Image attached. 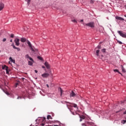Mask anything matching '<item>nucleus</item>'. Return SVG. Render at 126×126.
<instances>
[{
    "label": "nucleus",
    "mask_w": 126,
    "mask_h": 126,
    "mask_svg": "<svg viewBox=\"0 0 126 126\" xmlns=\"http://www.w3.org/2000/svg\"><path fill=\"white\" fill-rule=\"evenodd\" d=\"M101 52H102V53H105L106 52V49H102L101 50Z\"/></svg>",
    "instance_id": "27"
},
{
    "label": "nucleus",
    "mask_w": 126,
    "mask_h": 126,
    "mask_svg": "<svg viewBox=\"0 0 126 126\" xmlns=\"http://www.w3.org/2000/svg\"><path fill=\"white\" fill-rule=\"evenodd\" d=\"M97 48V49H101V45H98Z\"/></svg>",
    "instance_id": "32"
},
{
    "label": "nucleus",
    "mask_w": 126,
    "mask_h": 126,
    "mask_svg": "<svg viewBox=\"0 0 126 126\" xmlns=\"http://www.w3.org/2000/svg\"><path fill=\"white\" fill-rule=\"evenodd\" d=\"M6 74H9V71H8V68L6 70Z\"/></svg>",
    "instance_id": "26"
},
{
    "label": "nucleus",
    "mask_w": 126,
    "mask_h": 126,
    "mask_svg": "<svg viewBox=\"0 0 126 126\" xmlns=\"http://www.w3.org/2000/svg\"><path fill=\"white\" fill-rule=\"evenodd\" d=\"M94 24H95L94 22H91L88 24H85V25L86 26H88L89 27H91V28H94Z\"/></svg>",
    "instance_id": "4"
},
{
    "label": "nucleus",
    "mask_w": 126,
    "mask_h": 126,
    "mask_svg": "<svg viewBox=\"0 0 126 126\" xmlns=\"http://www.w3.org/2000/svg\"><path fill=\"white\" fill-rule=\"evenodd\" d=\"M29 59L30 61H31L32 62H33V59H32V58L30 57V58H29Z\"/></svg>",
    "instance_id": "33"
},
{
    "label": "nucleus",
    "mask_w": 126,
    "mask_h": 126,
    "mask_svg": "<svg viewBox=\"0 0 126 126\" xmlns=\"http://www.w3.org/2000/svg\"><path fill=\"white\" fill-rule=\"evenodd\" d=\"M58 90H59V91L60 92L61 96H62V95H63V90L61 88H59Z\"/></svg>",
    "instance_id": "18"
},
{
    "label": "nucleus",
    "mask_w": 126,
    "mask_h": 126,
    "mask_svg": "<svg viewBox=\"0 0 126 126\" xmlns=\"http://www.w3.org/2000/svg\"><path fill=\"white\" fill-rule=\"evenodd\" d=\"M76 96V94L74 93V92L72 91L71 93L70 94V97H75Z\"/></svg>",
    "instance_id": "9"
},
{
    "label": "nucleus",
    "mask_w": 126,
    "mask_h": 126,
    "mask_svg": "<svg viewBox=\"0 0 126 126\" xmlns=\"http://www.w3.org/2000/svg\"><path fill=\"white\" fill-rule=\"evenodd\" d=\"M116 19H117L118 20H122V21L125 20V19L124 18H123L121 17H119V16L116 17Z\"/></svg>",
    "instance_id": "12"
},
{
    "label": "nucleus",
    "mask_w": 126,
    "mask_h": 126,
    "mask_svg": "<svg viewBox=\"0 0 126 126\" xmlns=\"http://www.w3.org/2000/svg\"><path fill=\"white\" fill-rule=\"evenodd\" d=\"M26 41H27V39L24 37L22 38L21 39V42H22V43H24L25 42H26Z\"/></svg>",
    "instance_id": "17"
},
{
    "label": "nucleus",
    "mask_w": 126,
    "mask_h": 126,
    "mask_svg": "<svg viewBox=\"0 0 126 126\" xmlns=\"http://www.w3.org/2000/svg\"><path fill=\"white\" fill-rule=\"evenodd\" d=\"M72 105L74 107V108H76V111H78V107H77V104L75 103H72Z\"/></svg>",
    "instance_id": "14"
},
{
    "label": "nucleus",
    "mask_w": 126,
    "mask_h": 126,
    "mask_svg": "<svg viewBox=\"0 0 126 126\" xmlns=\"http://www.w3.org/2000/svg\"><path fill=\"white\" fill-rule=\"evenodd\" d=\"M37 59H38V60H40V61H43V58L40 56H38Z\"/></svg>",
    "instance_id": "25"
},
{
    "label": "nucleus",
    "mask_w": 126,
    "mask_h": 126,
    "mask_svg": "<svg viewBox=\"0 0 126 126\" xmlns=\"http://www.w3.org/2000/svg\"><path fill=\"white\" fill-rule=\"evenodd\" d=\"M10 42H12V39H11V40H10Z\"/></svg>",
    "instance_id": "43"
},
{
    "label": "nucleus",
    "mask_w": 126,
    "mask_h": 126,
    "mask_svg": "<svg viewBox=\"0 0 126 126\" xmlns=\"http://www.w3.org/2000/svg\"><path fill=\"white\" fill-rule=\"evenodd\" d=\"M6 94L7 95H9V93H7H7H6Z\"/></svg>",
    "instance_id": "38"
},
{
    "label": "nucleus",
    "mask_w": 126,
    "mask_h": 126,
    "mask_svg": "<svg viewBox=\"0 0 126 126\" xmlns=\"http://www.w3.org/2000/svg\"><path fill=\"white\" fill-rule=\"evenodd\" d=\"M19 41H20V39H18V38H16L14 40V42L16 44V46H19L20 43H19Z\"/></svg>",
    "instance_id": "7"
},
{
    "label": "nucleus",
    "mask_w": 126,
    "mask_h": 126,
    "mask_svg": "<svg viewBox=\"0 0 126 126\" xmlns=\"http://www.w3.org/2000/svg\"><path fill=\"white\" fill-rule=\"evenodd\" d=\"M19 98H20V99H21V97H18L17 98V99H19Z\"/></svg>",
    "instance_id": "39"
},
{
    "label": "nucleus",
    "mask_w": 126,
    "mask_h": 126,
    "mask_svg": "<svg viewBox=\"0 0 126 126\" xmlns=\"http://www.w3.org/2000/svg\"><path fill=\"white\" fill-rule=\"evenodd\" d=\"M121 123L125 125V124L126 123V120H123L121 122Z\"/></svg>",
    "instance_id": "29"
},
{
    "label": "nucleus",
    "mask_w": 126,
    "mask_h": 126,
    "mask_svg": "<svg viewBox=\"0 0 126 126\" xmlns=\"http://www.w3.org/2000/svg\"><path fill=\"white\" fill-rule=\"evenodd\" d=\"M125 8H126V5L125 6Z\"/></svg>",
    "instance_id": "47"
},
{
    "label": "nucleus",
    "mask_w": 126,
    "mask_h": 126,
    "mask_svg": "<svg viewBox=\"0 0 126 126\" xmlns=\"http://www.w3.org/2000/svg\"><path fill=\"white\" fill-rule=\"evenodd\" d=\"M49 75V73H44L42 74V77H48Z\"/></svg>",
    "instance_id": "15"
},
{
    "label": "nucleus",
    "mask_w": 126,
    "mask_h": 126,
    "mask_svg": "<svg viewBox=\"0 0 126 126\" xmlns=\"http://www.w3.org/2000/svg\"><path fill=\"white\" fill-rule=\"evenodd\" d=\"M37 121H38V119H36V122H37Z\"/></svg>",
    "instance_id": "48"
},
{
    "label": "nucleus",
    "mask_w": 126,
    "mask_h": 126,
    "mask_svg": "<svg viewBox=\"0 0 126 126\" xmlns=\"http://www.w3.org/2000/svg\"><path fill=\"white\" fill-rule=\"evenodd\" d=\"M118 42L119 43V44H120V45H122L123 44V42H122L121 41H118Z\"/></svg>",
    "instance_id": "35"
},
{
    "label": "nucleus",
    "mask_w": 126,
    "mask_h": 126,
    "mask_svg": "<svg viewBox=\"0 0 126 126\" xmlns=\"http://www.w3.org/2000/svg\"><path fill=\"white\" fill-rule=\"evenodd\" d=\"M27 44L32 52H36V51H37L33 46H32V44H31V42H30L29 40L27 41Z\"/></svg>",
    "instance_id": "2"
},
{
    "label": "nucleus",
    "mask_w": 126,
    "mask_h": 126,
    "mask_svg": "<svg viewBox=\"0 0 126 126\" xmlns=\"http://www.w3.org/2000/svg\"><path fill=\"white\" fill-rule=\"evenodd\" d=\"M4 7V4L3 3H0V11L2 10Z\"/></svg>",
    "instance_id": "13"
},
{
    "label": "nucleus",
    "mask_w": 126,
    "mask_h": 126,
    "mask_svg": "<svg viewBox=\"0 0 126 126\" xmlns=\"http://www.w3.org/2000/svg\"><path fill=\"white\" fill-rule=\"evenodd\" d=\"M9 60H10V62H11V63H15V60L12 59V58L10 57Z\"/></svg>",
    "instance_id": "19"
},
{
    "label": "nucleus",
    "mask_w": 126,
    "mask_h": 126,
    "mask_svg": "<svg viewBox=\"0 0 126 126\" xmlns=\"http://www.w3.org/2000/svg\"><path fill=\"white\" fill-rule=\"evenodd\" d=\"M44 65H45L46 68H47V69H50V64H49V63H48V62H46L44 63Z\"/></svg>",
    "instance_id": "10"
},
{
    "label": "nucleus",
    "mask_w": 126,
    "mask_h": 126,
    "mask_svg": "<svg viewBox=\"0 0 126 126\" xmlns=\"http://www.w3.org/2000/svg\"><path fill=\"white\" fill-rule=\"evenodd\" d=\"M28 63H29V65H32L33 64V63H32V62L31 61H29Z\"/></svg>",
    "instance_id": "24"
},
{
    "label": "nucleus",
    "mask_w": 126,
    "mask_h": 126,
    "mask_svg": "<svg viewBox=\"0 0 126 126\" xmlns=\"http://www.w3.org/2000/svg\"><path fill=\"white\" fill-rule=\"evenodd\" d=\"M6 41V38H3L2 40V42H5Z\"/></svg>",
    "instance_id": "36"
},
{
    "label": "nucleus",
    "mask_w": 126,
    "mask_h": 126,
    "mask_svg": "<svg viewBox=\"0 0 126 126\" xmlns=\"http://www.w3.org/2000/svg\"><path fill=\"white\" fill-rule=\"evenodd\" d=\"M38 121L41 122V123L40 124L41 126H59L58 125H47V124H48V123L46 121L45 117L40 118V119H38Z\"/></svg>",
    "instance_id": "1"
},
{
    "label": "nucleus",
    "mask_w": 126,
    "mask_h": 126,
    "mask_svg": "<svg viewBox=\"0 0 126 126\" xmlns=\"http://www.w3.org/2000/svg\"><path fill=\"white\" fill-rule=\"evenodd\" d=\"M17 85H18V83H17V84H16V86H17Z\"/></svg>",
    "instance_id": "45"
},
{
    "label": "nucleus",
    "mask_w": 126,
    "mask_h": 126,
    "mask_svg": "<svg viewBox=\"0 0 126 126\" xmlns=\"http://www.w3.org/2000/svg\"><path fill=\"white\" fill-rule=\"evenodd\" d=\"M114 72H119V70H118V69H114Z\"/></svg>",
    "instance_id": "30"
},
{
    "label": "nucleus",
    "mask_w": 126,
    "mask_h": 126,
    "mask_svg": "<svg viewBox=\"0 0 126 126\" xmlns=\"http://www.w3.org/2000/svg\"><path fill=\"white\" fill-rule=\"evenodd\" d=\"M53 118H52V116H51V115H48L47 116V120H52Z\"/></svg>",
    "instance_id": "21"
},
{
    "label": "nucleus",
    "mask_w": 126,
    "mask_h": 126,
    "mask_svg": "<svg viewBox=\"0 0 126 126\" xmlns=\"http://www.w3.org/2000/svg\"><path fill=\"white\" fill-rule=\"evenodd\" d=\"M72 115H74V113L72 112Z\"/></svg>",
    "instance_id": "46"
},
{
    "label": "nucleus",
    "mask_w": 126,
    "mask_h": 126,
    "mask_svg": "<svg viewBox=\"0 0 126 126\" xmlns=\"http://www.w3.org/2000/svg\"><path fill=\"white\" fill-rule=\"evenodd\" d=\"M10 37L11 38H13L14 37V34H11Z\"/></svg>",
    "instance_id": "34"
},
{
    "label": "nucleus",
    "mask_w": 126,
    "mask_h": 126,
    "mask_svg": "<svg viewBox=\"0 0 126 126\" xmlns=\"http://www.w3.org/2000/svg\"><path fill=\"white\" fill-rule=\"evenodd\" d=\"M8 68V66H6V65L2 66V69H5V70H7Z\"/></svg>",
    "instance_id": "16"
},
{
    "label": "nucleus",
    "mask_w": 126,
    "mask_h": 126,
    "mask_svg": "<svg viewBox=\"0 0 126 126\" xmlns=\"http://www.w3.org/2000/svg\"><path fill=\"white\" fill-rule=\"evenodd\" d=\"M118 34L121 36V37H123V38H126V32H123L121 31H118Z\"/></svg>",
    "instance_id": "3"
},
{
    "label": "nucleus",
    "mask_w": 126,
    "mask_h": 126,
    "mask_svg": "<svg viewBox=\"0 0 126 126\" xmlns=\"http://www.w3.org/2000/svg\"><path fill=\"white\" fill-rule=\"evenodd\" d=\"M119 73H120V74H121V73H120V72H119Z\"/></svg>",
    "instance_id": "49"
},
{
    "label": "nucleus",
    "mask_w": 126,
    "mask_h": 126,
    "mask_svg": "<svg viewBox=\"0 0 126 126\" xmlns=\"http://www.w3.org/2000/svg\"><path fill=\"white\" fill-rule=\"evenodd\" d=\"M124 115H126V111L124 112Z\"/></svg>",
    "instance_id": "40"
},
{
    "label": "nucleus",
    "mask_w": 126,
    "mask_h": 126,
    "mask_svg": "<svg viewBox=\"0 0 126 126\" xmlns=\"http://www.w3.org/2000/svg\"><path fill=\"white\" fill-rule=\"evenodd\" d=\"M26 1L28 2V4L29 5V4H30V1H31V0H26Z\"/></svg>",
    "instance_id": "23"
},
{
    "label": "nucleus",
    "mask_w": 126,
    "mask_h": 126,
    "mask_svg": "<svg viewBox=\"0 0 126 126\" xmlns=\"http://www.w3.org/2000/svg\"><path fill=\"white\" fill-rule=\"evenodd\" d=\"M99 53H100V50H97L95 51L96 56H99Z\"/></svg>",
    "instance_id": "20"
},
{
    "label": "nucleus",
    "mask_w": 126,
    "mask_h": 126,
    "mask_svg": "<svg viewBox=\"0 0 126 126\" xmlns=\"http://www.w3.org/2000/svg\"><path fill=\"white\" fill-rule=\"evenodd\" d=\"M81 22H83V20H81Z\"/></svg>",
    "instance_id": "42"
},
{
    "label": "nucleus",
    "mask_w": 126,
    "mask_h": 126,
    "mask_svg": "<svg viewBox=\"0 0 126 126\" xmlns=\"http://www.w3.org/2000/svg\"><path fill=\"white\" fill-rule=\"evenodd\" d=\"M80 118V122H82L83 120H85V116L84 115H79Z\"/></svg>",
    "instance_id": "11"
},
{
    "label": "nucleus",
    "mask_w": 126,
    "mask_h": 126,
    "mask_svg": "<svg viewBox=\"0 0 126 126\" xmlns=\"http://www.w3.org/2000/svg\"><path fill=\"white\" fill-rule=\"evenodd\" d=\"M25 58H26V59H29V58H30V57H29V55L28 54H27V55H26L25 56Z\"/></svg>",
    "instance_id": "28"
},
{
    "label": "nucleus",
    "mask_w": 126,
    "mask_h": 126,
    "mask_svg": "<svg viewBox=\"0 0 126 126\" xmlns=\"http://www.w3.org/2000/svg\"><path fill=\"white\" fill-rule=\"evenodd\" d=\"M42 68H45V66H42Z\"/></svg>",
    "instance_id": "41"
},
{
    "label": "nucleus",
    "mask_w": 126,
    "mask_h": 126,
    "mask_svg": "<svg viewBox=\"0 0 126 126\" xmlns=\"http://www.w3.org/2000/svg\"><path fill=\"white\" fill-rule=\"evenodd\" d=\"M72 22H74V23H77V21H76V20H72Z\"/></svg>",
    "instance_id": "31"
},
{
    "label": "nucleus",
    "mask_w": 126,
    "mask_h": 126,
    "mask_svg": "<svg viewBox=\"0 0 126 126\" xmlns=\"http://www.w3.org/2000/svg\"><path fill=\"white\" fill-rule=\"evenodd\" d=\"M122 69L123 72H126V69H125V67H124V66H123L122 67Z\"/></svg>",
    "instance_id": "22"
},
{
    "label": "nucleus",
    "mask_w": 126,
    "mask_h": 126,
    "mask_svg": "<svg viewBox=\"0 0 126 126\" xmlns=\"http://www.w3.org/2000/svg\"><path fill=\"white\" fill-rule=\"evenodd\" d=\"M92 125H93L92 123L87 122L85 123H82L81 126H92Z\"/></svg>",
    "instance_id": "6"
},
{
    "label": "nucleus",
    "mask_w": 126,
    "mask_h": 126,
    "mask_svg": "<svg viewBox=\"0 0 126 126\" xmlns=\"http://www.w3.org/2000/svg\"><path fill=\"white\" fill-rule=\"evenodd\" d=\"M34 72H35V73H38V71L37 70H35Z\"/></svg>",
    "instance_id": "37"
},
{
    "label": "nucleus",
    "mask_w": 126,
    "mask_h": 126,
    "mask_svg": "<svg viewBox=\"0 0 126 126\" xmlns=\"http://www.w3.org/2000/svg\"><path fill=\"white\" fill-rule=\"evenodd\" d=\"M65 103H66V106H67V108H68V109H70V108H71V107H72V104L69 102H67V101H64Z\"/></svg>",
    "instance_id": "5"
},
{
    "label": "nucleus",
    "mask_w": 126,
    "mask_h": 126,
    "mask_svg": "<svg viewBox=\"0 0 126 126\" xmlns=\"http://www.w3.org/2000/svg\"><path fill=\"white\" fill-rule=\"evenodd\" d=\"M11 46L13 47V49H15V50H17L18 52H20V48L15 47L14 43H13L11 44Z\"/></svg>",
    "instance_id": "8"
},
{
    "label": "nucleus",
    "mask_w": 126,
    "mask_h": 126,
    "mask_svg": "<svg viewBox=\"0 0 126 126\" xmlns=\"http://www.w3.org/2000/svg\"><path fill=\"white\" fill-rule=\"evenodd\" d=\"M47 85V87L49 88V85Z\"/></svg>",
    "instance_id": "44"
}]
</instances>
